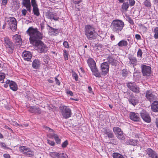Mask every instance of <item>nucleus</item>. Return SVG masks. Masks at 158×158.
Instances as JSON below:
<instances>
[{
    "label": "nucleus",
    "mask_w": 158,
    "mask_h": 158,
    "mask_svg": "<svg viewBox=\"0 0 158 158\" xmlns=\"http://www.w3.org/2000/svg\"><path fill=\"white\" fill-rule=\"evenodd\" d=\"M40 25L41 32L39 31L37 28L31 27L26 31V33L29 36L30 43L37 47L38 51L40 53H42L46 52L48 49L41 41L43 37L42 31L44 28V25L43 23H41Z\"/></svg>",
    "instance_id": "obj_1"
},
{
    "label": "nucleus",
    "mask_w": 158,
    "mask_h": 158,
    "mask_svg": "<svg viewBox=\"0 0 158 158\" xmlns=\"http://www.w3.org/2000/svg\"><path fill=\"white\" fill-rule=\"evenodd\" d=\"M124 25V23L122 20L117 19L112 22L110 27L113 32L119 33L122 31Z\"/></svg>",
    "instance_id": "obj_2"
},
{
    "label": "nucleus",
    "mask_w": 158,
    "mask_h": 158,
    "mask_svg": "<svg viewBox=\"0 0 158 158\" xmlns=\"http://www.w3.org/2000/svg\"><path fill=\"white\" fill-rule=\"evenodd\" d=\"M85 33L88 40H92L95 39V28L93 25H86L85 28Z\"/></svg>",
    "instance_id": "obj_3"
},
{
    "label": "nucleus",
    "mask_w": 158,
    "mask_h": 158,
    "mask_svg": "<svg viewBox=\"0 0 158 158\" xmlns=\"http://www.w3.org/2000/svg\"><path fill=\"white\" fill-rule=\"evenodd\" d=\"M4 43L7 52L10 54L12 53L14 49V45L13 43L10 41L8 37L4 38Z\"/></svg>",
    "instance_id": "obj_4"
},
{
    "label": "nucleus",
    "mask_w": 158,
    "mask_h": 158,
    "mask_svg": "<svg viewBox=\"0 0 158 158\" xmlns=\"http://www.w3.org/2000/svg\"><path fill=\"white\" fill-rule=\"evenodd\" d=\"M60 112L64 118H67L71 117L72 113L70 108L68 107L63 106L59 108Z\"/></svg>",
    "instance_id": "obj_5"
},
{
    "label": "nucleus",
    "mask_w": 158,
    "mask_h": 158,
    "mask_svg": "<svg viewBox=\"0 0 158 158\" xmlns=\"http://www.w3.org/2000/svg\"><path fill=\"white\" fill-rule=\"evenodd\" d=\"M20 151L21 152L28 157H32L34 156V152L31 149L25 146L21 147L20 148Z\"/></svg>",
    "instance_id": "obj_6"
},
{
    "label": "nucleus",
    "mask_w": 158,
    "mask_h": 158,
    "mask_svg": "<svg viewBox=\"0 0 158 158\" xmlns=\"http://www.w3.org/2000/svg\"><path fill=\"white\" fill-rule=\"evenodd\" d=\"M127 86L130 90L135 93L138 94L139 92V88L134 82H128L127 83Z\"/></svg>",
    "instance_id": "obj_7"
},
{
    "label": "nucleus",
    "mask_w": 158,
    "mask_h": 158,
    "mask_svg": "<svg viewBox=\"0 0 158 158\" xmlns=\"http://www.w3.org/2000/svg\"><path fill=\"white\" fill-rule=\"evenodd\" d=\"M145 96L147 100L151 102H153L156 98L155 93L152 90H147L145 92Z\"/></svg>",
    "instance_id": "obj_8"
},
{
    "label": "nucleus",
    "mask_w": 158,
    "mask_h": 158,
    "mask_svg": "<svg viewBox=\"0 0 158 158\" xmlns=\"http://www.w3.org/2000/svg\"><path fill=\"white\" fill-rule=\"evenodd\" d=\"M141 67L143 76H148L150 75L151 72V67L146 65H142Z\"/></svg>",
    "instance_id": "obj_9"
},
{
    "label": "nucleus",
    "mask_w": 158,
    "mask_h": 158,
    "mask_svg": "<svg viewBox=\"0 0 158 158\" xmlns=\"http://www.w3.org/2000/svg\"><path fill=\"white\" fill-rule=\"evenodd\" d=\"M8 24L10 28L12 30H16L17 28V22L14 17H10L8 18Z\"/></svg>",
    "instance_id": "obj_10"
},
{
    "label": "nucleus",
    "mask_w": 158,
    "mask_h": 158,
    "mask_svg": "<svg viewBox=\"0 0 158 158\" xmlns=\"http://www.w3.org/2000/svg\"><path fill=\"white\" fill-rule=\"evenodd\" d=\"M44 129L47 133V136L49 138H54L57 135L55 133V131L53 129L46 126L44 127Z\"/></svg>",
    "instance_id": "obj_11"
},
{
    "label": "nucleus",
    "mask_w": 158,
    "mask_h": 158,
    "mask_svg": "<svg viewBox=\"0 0 158 158\" xmlns=\"http://www.w3.org/2000/svg\"><path fill=\"white\" fill-rule=\"evenodd\" d=\"M140 115L142 119L145 122L149 123L151 122V118L149 114L145 111L143 110L140 113Z\"/></svg>",
    "instance_id": "obj_12"
},
{
    "label": "nucleus",
    "mask_w": 158,
    "mask_h": 158,
    "mask_svg": "<svg viewBox=\"0 0 158 158\" xmlns=\"http://www.w3.org/2000/svg\"><path fill=\"white\" fill-rule=\"evenodd\" d=\"M101 67L102 71L103 73V74L104 75L106 74L108 72L109 68L108 63L107 62H104L102 64Z\"/></svg>",
    "instance_id": "obj_13"
},
{
    "label": "nucleus",
    "mask_w": 158,
    "mask_h": 158,
    "mask_svg": "<svg viewBox=\"0 0 158 158\" xmlns=\"http://www.w3.org/2000/svg\"><path fill=\"white\" fill-rule=\"evenodd\" d=\"M13 40L17 45H19V47L22 44V40L20 35H18L17 34L13 36Z\"/></svg>",
    "instance_id": "obj_14"
},
{
    "label": "nucleus",
    "mask_w": 158,
    "mask_h": 158,
    "mask_svg": "<svg viewBox=\"0 0 158 158\" xmlns=\"http://www.w3.org/2000/svg\"><path fill=\"white\" fill-rule=\"evenodd\" d=\"M147 153L150 158H158V154L151 148L148 149Z\"/></svg>",
    "instance_id": "obj_15"
},
{
    "label": "nucleus",
    "mask_w": 158,
    "mask_h": 158,
    "mask_svg": "<svg viewBox=\"0 0 158 158\" xmlns=\"http://www.w3.org/2000/svg\"><path fill=\"white\" fill-rule=\"evenodd\" d=\"M130 117L131 120L134 121H138L140 119L139 114L134 112H131L130 113Z\"/></svg>",
    "instance_id": "obj_16"
},
{
    "label": "nucleus",
    "mask_w": 158,
    "mask_h": 158,
    "mask_svg": "<svg viewBox=\"0 0 158 158\" xmlns=\"http://www.w3.org/2000/svg\"><path fill=\"white\" fill-rule=\"evenodd\" d=\"M23 57L25 60L29 61L31 58L32 54L30 52L24 51L23 53Z\"/></svg>",
    "instance_id": "obj_17"
},
{
    "label": "nucleus",
    "mask_w": 158,
    "mask_h": 158,
    "mask_svg": "<svg viewBox=\"0 0 158 158\" xmlns=\"http://www.w3.org/2000/svg\"><path fill=\"white\" fill-rule=\"evenodd\" d=\"M107 60L108 63L112 65L116 66L118 63V61L112 56H109Z\"/></svg>",
    "instance_id": "obj_18"
},
{
    "label": "nucleus",
    "mask_w": 158,
    "mask_h": 158,
    "mask_svg": "<svg viewBox=\"0 0 158 158\" xmlns=\"http://www.w3.org/2000/svg\"><path fill=\"white\" fill-rule=\"evenodd\" d=\"M87 61L90 69L96 67V63L92 58H89Z\"/></svg>",
    "instance_id": "obj_19"
},
{
    "label": "nucleus",
    "mask_w": 158,
    "mask_h": 158,
    "mask_svg": "<svg viewBox=\"0 0 158 158\" xmlns=\"http://www.w3.org/2000/svg\"><path fill=\"white\" fill-rule=\"evenodd\" d=\"M23 4L27 10L30 12L31 5L30 0H23Z\"/></svg>",
    "instance_id": "obj_20"
},
{
    "label": "nucleus",
    "mask_w": 158,
    "mask_h": 158,
    "mask_svg": "<svg viewBox=\"0 0 158 158\" xmlns=\"http://www.w3.org/2000/svg\"><path fill=\"white\" fill-rule=\"evenodd\" d=\"M29 111L31 113L35 114H40L41 112L40 109L39 108H37L36 107H31Z\"/></svg>",
    "instance_id": "obj_21"
},
{
    "label": "nucleus",
    "mask_w": 158,
    "mask_h": 158,
    "mask_svg": "<svg viewBox=\"0 0 158 158\" xmlns=\"http://www.w3.org/2000/svg\"><path fill=\"white\" fill-rule=\"evenodd\" d=\"M40 62L38 59H35L33 61L32 66L33 68L36 69H38L40 66Z\"/></svg>",
    "instance_id": "obj_22"
},
{
    "label": "nucleus",
    "mask_w": 158,
    "mask_h": 158,
    "mask_svg": "<svg viewBox=\"0 0 158 158\" xmlns=\"http://www.w3.org/2000/svg\"><path fill=\"white\" fill-rule=\"evenodd\" d=\"M151 108L152 111L155 112H158V101H155L152 104Z\"/></svg>",
    "instance_id": "obj_23"
},
{
    "label": "nucleus",
    "mask_w": 158,
    "mask_h": 158,
    "mask_svg": "<svg viewBox=\"0 0 158 158\" xmlns=\"http://www.w3.org/2000/svg\"><path fill=\"white\" fill-rule=\"evenodd\" d=\"M129 59L130 60V62L131 64L133 65V67H134L137 63V60L135 57L132 55L128 57Z\"/></svg>",
    "instance_id": "obj_24"
},
{
    "label": "nucleus",
    "mask_w": 158,
    "mask_h": 158,
    "mask_svg": "<svg viewBox=\"0 0 158 158\" xmlns=\"http://www.w3.org/2000/svg\"><path fill=\"white\" fill-rule=\"evenodd\" d=\"M129 6V4L128 2H123L121 6L122 10L124 12L127 11Z\"/></svg>",
    "instance_id": "obj_25"
},
{
    "label": "nucleus",
    "mask_w": 158,
    "mask_h": 158,
    "mask_svg": "<svg viewBox=\"0 0 158 158\" xmlns=\"http://www.w3.org/2000/svg\"><path fill=\"white\" fill-rule=\"evenodd\" d=\"M9 86L10 89L14 91H16L17 90V85L16 83L12 81H10Z\"/></svg>",
    "instance_id": "obj_26"
},
{
    "label": "nucleus",
    "mask_w": 158,
    "mask_h": 158,
    "mask_svg": "<svg viewBox=\"0 0 158 158\" xmlns=\"http://www.w3.org/2000/svg\"><path fill=\"white\" fill-rule=\"evenodd\" d=\"M91 70L93 75L96 77H101L100 74L98 70L96 67L91 69Z\"/></svg>",
    "instance_id": "obj_27"
},
{
    "label": "nucleus",
    "mask_w": 158,
    "mask_h": 158,
    "mask_svg": "<svg viewBox=\"0 0 158 158\" xmlns=\"http://www.w3.org/2000/svg\"><path fill=\"white\" fill-rule=\"evenodd\" d=\"M128 45V42L126 40H123L119 42L117 44L119 47H122L126 46Z\"/></svg>",
    "instance_id": "obj_28"
},
{
    "label": "nucleus",
    "mask_w": 158,
    "mask_h": 158,
    "mask_svg": "<svg viewBox=\"0 0 158 158\" xmlns=\"http://www.w3.org/2000/svg\"><path fill=\"white\" fill-rule=\"evenodd\" d=\"M104 133L107 135L109 138H111L113 137L114 134L112 131L106 129L104 130Z\"/></svg>",
    "instance_id": "obj_29"
},
{
    "label": "nucleus",
    "mask_w": 158,
    "mask_h": 158,
    "mask_svg": "<svg viewBox=\"0 0 158 158\" xmlns=\"http://www.w3.org/2000/svg\"><path fill=\"white\" fill-rule=\"evenodd\" d=\"M113 131L115 135H116L120 133H122L123 131H121L120 128L118 127H114L113 128Z\"/></svg>",
    "instance_id": "obj_30"
},
{
    "label": "nucleus",
    "mask_w": 158,
    "mask_h": 158,
    "mask_svg": "<svg viewBox=\"0 0 158 158\" xmlns=\"http://www.w3.org/2000/svg\"><path fill=\"white\" fill-rule=\"evenodd\" d=\"M113 158H125L123 156L117 152H114L112 154Z\"/></svg>",
    "instance_id": "obj_31"
},
{
    "label": "nucleus",
    "mask_w": 158,
    "mask_h": 158,
    "mask_svg": "<svg viewBox=\"0 0 158 158\" xmlns=\"http://www.w3.org/2000/svg\"><path fill=\"white\" fill-rule=\"evenodd\" d=\"M128 100L129 102L134 106H135L138 103V100L135 98H130Z\"/></svg>",
    "instance_id": "obj_32"
},
{
    "label": "nucleus",
    "mask_w": 158,
    "mask_h": 158,
    "mask_svg": "<svg viewBox=\"0 0 158 158\" xmlns=\"http://www.w3.org/2000/svg\"><path fill=\"white\" fill-rule=\"evenodd\" d=\"M144 4L145 7L150 8L151 7V3L150 0H146L144 2Z\"/></svg>",
    "instance_id": "obj_33"
},
{
    "label": "nucleus",
    "mask_w": 158,
    "mask_h": 158,
    "mask_svg": "<svg viewBox=\"0 0 158 158\" xmlns=\"http://www.w3.org/2000/svg\"><path fill=\"white\" fill-rule=\"evenodd\" d=\"M33 10L34 14L37 16L40 15V13L39 9L37 7H33Z\"/></svg>",
    "instance_id": "obj_34"
},
{
    "label": "nucleus",
    "mask_w": 158,
    "mask_h": 158,
    "mask_svg": "<svg viewBox=\"0 0 158 158\" xmlns=\"http://www.w3.org/2000/svg\"><path fill=\"white\" fill-rule=\"evenodd\" d=\"M153 32L154 38L156 39H158V27H156L154 29Z\"/></svg>",
    "instance_id": "obj_35"
},
{
    "label": "nucleus",
    "mask_w": 158,
    "mask_h": 158,
    "mask_svg": "<svg viewBox=\"0 0 158 158\" xmlns=\"http://www.w3.org/2000/svg\"><path fill=\"white\" fill-rule=\"evenodd\" d=\"M63 52L64 58L65 60H68L69 59V54L68 52L67 51L64 50L63 51Z\"/></svg>",
    "instance_id": "obj_36"
},
{
    "label": "nucleus",
    "mask_w": 158,
    "mask_h": 158,
    "mask_svg": "<svg viewBox=\"0 0 158 158\" xmlns=\"http://www.w3.org/2000/svg\"><path fill=\"white\" fill-rule=\"evenodd\" d=\"M58 158H68L67 155L64 153L59 152Z\"/></svg>",
    "instance_id": "obj_37"
},
{
    "label": "nucleus",
    "mask_w": 158,
    "mask_h": 158,
    "mask_svg": "<svg viewBox=\"0 0 158 158\" xmlns=\"http://www.w3.org/2000/svg\"><path fill=\"white\" fill-rule=\"evenodd\" d=\"M54 138L57 143L60 144V143L61 140L57 135H56Z\"/></svg>",
    "instance_id": "obj_38"
},
{
    "label": "nucleus",
    "mask_w": 158,
    "mask_h": 158,
    "mask_svg": "<svg viewBox=\"0 0 158 158\" xmlns=\"http://www.w3.org/2000/svg\"><path fill=\"white\" fill-rule=\"evenodd\" d=\"M54 14L52 12H48L47 13L46 17L48 19H52Z\"/></svg>",
    "instance_id": "obj_39"
},
{
    "label": "nucleus",
    "mask_w": 158,
    "mask_h": 158,
    "mask_svg": "<svg viewBox=\"0 0 158 158\" xmlns=\"http://www.w3.org/2000/svg\"><path fill=\"white\" fill-rule=\"evenodd\" d=\"M129 3V6H134L135 3V1L134 0H127Z\"/></svg>",
    "instance_id": "obj_40"
},
{
    "label": "nucleus",
    "mask_w": 158,
    "mask_h": 158,
    "mask_svg": "<svg viewBox=\"0 0 158 158\" xmlns=\"http://www.w3.org/2000/svg\"><path fill=\"white\" fill-rule=\"evenodd\" d=\"M116 135L118 138L119 139H123V132H122V133H120V134H118Z\"/></svg>",
    "instance_id": "obj_41"
},
{
    "label": "nucleus",
    "mask_w": 158,
    "mask_h": 158,
    "mask_svg": "<svg viewBox=\"0 0 158 158\" xmlns=\"http://www.w3.org/2000/svg\"><path fill=\"white\" fill-rule=\"evenodd\" d=\"M47 141L48 143L51 146H54L55 144V143L54 141L48 139Z\"/></svg>",
    "instance_id": "obj_42"
},
{
    "label": "nucleus",
    "mask_w": 158,
    "mask_h": 158,
    "mask_svg": "<svg viewBox=\"0 0 158 158\" xmlns=\"http://www.w3.org/2000/svg\"><path fill=\"white\" fill-rule=\"evenodd\" d=\"M10 81L9 80H7L6 81L5 83L4 84V86L5 88H7L8 86V85H9L10 83Z\"/></svg>",
    "instance_id": "obj_43"
},
{
    "label": "nucleus",
    "mask_w": 158,
    "mask_h": 158,
    "mask_svg": "<svg viewBox=\"0 0 158 158\" xmlns=\"http://www.w3.org/2000/svg\"><path fill=\"white\" fill-rule=\"evenodd\" d=\"M5 74L0 72V81H2L5 78Z\"/></svg>",
    "instance_id": "obj_44"
},
{
    "label": "nucleus",
    "mask_w": 158,
    "mask_h": 158,
    "mask_svg": "<svg viewBox=\"0 0 158 158\" xmlns=\"http://www.w3.org/2000/svg\"><path fill=\"white\" fill-rule=\"evenodd\" d=\"M31 2L32 6L33 7L37 6V5L36 4L35 0H31Z\"/></svg>",
    "instance_id": "obj_45"
},
{
    "label": "nucleus",
    "mask_w": 158,
    "mask_h": 158,
    "mask_svg": "<svg viewBox=\"0 0 158 158\" xmlns=\"http://www.w3.org/2000/svg\"><path fill=\"white\" fill-rule=\"evenodd\" d=\"M48 57L47 55H45L43 58L44 61L46 64H47L48 63Z\"/></svg>",
    "instance_id": "obj_46"
},
{
    "label": "nucleus",
    "mask_w": 158,
    "mask_h": 158,
    "mask_svg": "<svg viewBox=\"0 0 158 158\" xmlns=\"http://www.w3.org/2000/svg\"><path fill=\"white\" fill-rule=\"evenodd\" d=\"M142 50L139 49L138 52H137V56L138 57H141L142 56Z\"/></svg>",
    "instance_id": "obj_47"
},
{
    "label": "nucleus",
    "mask_w": 158,
    "mask_h": 158,
    "mask_svg": "<svg viewBox=\"0 0 158 158\" xmlns=\"http://www.w3.org/2000/svg\"><path fill=\"white\" fill-rule=\"evenodd\" d=\"M68 142L67 140H66L62 144V147L64 148L66 147V146L68 145Z\"/></svg>",
    "instance_id": "obj_48"
},
{
    "label": "nucleus",
    "mask_w": 158,
    "mask_h": 158,
    "mask_svg": "<svg viewBox=\"0 0 158 158\" xmlns=\"http://www.w3.org/2000/svg\"><path fill=\"white\" fill-rule=\"evenodd\" d=\"M140 28L144 32H146L147 31V28L146 27L143 25H141L140 27Z\"/></svg>",
    "instance_id": "obj_49"
},
{
    "label": "nucleus",
    "mask_w": 158,
    "mask_h": 158,
    "mask_svg": "<svg viewBox=\"0 0 158 158\" xmlns=\"http://www.w3.org/2000/svg\"><path fill=\"white\" fill-rule=\"evenodd\" d=\"M66 92L67 94L70 95L71 96H73V92L71 91H70L69 89L66 90Z\"/></svg>",
    "instance_id": "obj_50"
},
{
    "label": "nucleus",
    "mask_w": 158,
    "mask_h": 158,
    "mask_svg": "<svg viewBox=\"0 0 158 158\" xmlns=\"http://www.w3.org/2000/svg\"><path fill=\"white\" fill-rule=\"evenodd\" d=\"M63 45L65 48H69V44L66 41L64 42L63 43Z\"/></svg>",
    "instance_id": "obj_51"
},
{
    "label": "nucleus",
    "mask_w": 158,
    "mask_h": 158,
    "mask_svg": "<svg viewBox=\"0 0 158 158\" xmlns=\"http://www.w3.org/2000/svg\"><path fill=\"white\" fill-rule=\"evenodd\" d=\"M73 2L75 4H78L81 2L82 0H73Z\"/></svg>",
    "instance_id": "obj_52"
},
{
    "label": "nucleus",
    "mask_w": 158,
    "mask_h": 158,
    "mask_svg": "<svg viewBox=\"0 0 158 158\" xmlns=\"http://www.w3.org/2000/svg\"><path fill=\"white\" fill-rule=\"evenodd\" d=\"M127 72L125 70H123L122 72V75L123 77H125L127 76Z\"/></svg>",
    "instance_id": "obj_53"
},
{
    "label": "nucleus",
    "mask_w": 158,
    "mask_h": 158,
    "mask_svg": "<svg viewBox=\"0 0 158 158\" xmlns=\"http://www.w3.org/2000/svg\"><path fill=\"white\" fill-rule=\"evenodd\" d=\"M56 154V152H51L50 153V156L53 158H55V154Z\"/></svg>",
    "instance_id": "obj_54"
},
{
    "label": "nucleus",
    "mask_w": 158,
    "mask_h": 158,
    "mask_svg": "<svg viewBox=\"0 0 158 158\" xmlns=\"http://www.w3.org/2000/svg\"><path fill=\"white\" fill-rule=\"evenodd\" d=\"M52 19H53L54 20L57 21L58 20L59 18L54 15Z\"/></svg>",
    "instance_id": "obj_55"
},
{
    "label": "nucleus",
    "mask_w": 158,
    "mask_h": 158,
    "mask_svg": "<svg viewBox=\"0 0 158 158\" xmlns=\"http://www.w3.org/2000/svg\"><path fill=\"white\" fill-rule=\"evenodd\" d=\"M7 2V0H2V4L3 5H6Z\"/></svg>",
    "instance_id": "obj_56"
},
{
    "label": "nucleus",
    "mask_w": 158,
    "mask_h": 158,
    "mask_svg": "<svg viewBox=\"0 0 158 158\" xmlns=\"http://www.w3.org/2000/svg\"><path fill=\"white\" fill-rule=\"evenodd\" d=\"M55 80L56 82V83L58 85H60V82L59 81V80L56 77L55 78Z\"/></svg>",
    "instance_id": "obj_57"
},
{
    "label": "nucleus",
    "mask_w": 158,
    "mask_h": 158,
    "mask_svg": "<svg viewBox=\"0 0 158 158\" xmlns=\"http://www.w3.org/2000/svg\"><path fill=\"white\" fill-rule=\"evenodd\" d=\"M22 14L24 16H25L27 13V11L26 10L24 9L22 10Z\"/></svg>",
    "instance_id": "obj_58"
},
{
    "label": "nucleus",
    "mask_w": 158,
    "mask_h": 158,
    "mask_svg": "<svg viewBox=\"0 0 158 158\" xmlns=\"http://www.w3.org/2000/svg\"><path fill=\"white\" fill-rule=\"evenodd\" d=\"M0 144L1 147L3 148H6V145L4 143L2 142H1Z\"/></svg>",
    "instance_id": "obj_59"
},
{
    "label": "nucleus",
    "mask_w": 158,
    "mask_h": 158,
    "mask_svg": "<svg viewBox=\"0 0 158 158\" xmlns=\"http://www.w3.org/2000/svg\"><path fill=\"white\" fill-rule=\"evenodd\" d=\"M3 156L5 158H10V156L8 154H4Z\"/></svg>",
    "instance_id": "obj_60"
},
{
    "label": "nucleus",
    "mask_w": 158,
    "mask_h": 158,
    "mask_svg": "<svg viewBox=\"0 0 158 158\" xmlns=\"http://www.w3.org/2000/svg\"><path fill=\"white\" fill-rule=\"evenodd\" d=\"M128 21L131 24H133L134 22L133 20L131 19V18H128Z\"/></svg>",
    "instance_id": "obj_61"
},
{
    "label": "nucleus",
    "mask_w": 158,
    "mask_h": 158,
    "mask_svg": "<svg viewBox=\"0 0 158 158\" xmlns=\"http://www.w3.org/2000/svg\"><path fill=\"white\" fill-rule=\"evenodd\" d=\"M135 37L137 40H140L141 39L140 35L138 34H136L135 35Z\"/></svg>",
    "instance_id": "obj_62"
},
{
    "label": "nucleus",
    "mask_w": 158,
    "mask_h": 158,
    "mask_svg": "<svg viewBox=\"0 0 158 158\" xmlns=\"http://www.w3.org/2000/svg\"><path fill=\"white\" fill-rule=\"evenodd\" d=\"M50 28H51V30H52V31L54 33H55L56 32V31L57 30V29H56L55 28H53L51 27H50Z\"/></svg>",
    "instance_id": "obj_63"
},
{
    "label": "nucleus",
    "mask_w": 158,
    "mask_h": 158,
    "mask_svg": "<svg viewBox=\"0 0 158 158\" xmlns=\"http://www.w3.org/2000/svg\"><path fill=\"white\" fill-rule=\"evenodd\" d=\"M155 123L156 127L158 128V118H156Z\"/></svg>",
    "instance_id": "obj_64"
}]
</instances>
